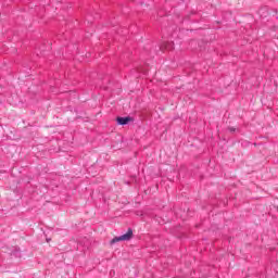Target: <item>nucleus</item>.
Instances as JSON below:
<instances>
[{"instance_id":"obj_1","label":"nucleus","mask_w":278,"mask_h":278,"mask_svg":"<svg viewBox=\"0 0 278 278\" xmlns=\"http://www.w3.org/2000/svg\"><path fill=\"white\" fill-rule=\"evenodd\" d=\"M132 237H134V231L131 229H128V231L125 235H122L119 237H115L112 240V244H114V242H125V241H128Z\"/></svg>"},{"instance_id":"obj_2","label":"nucleus","mask_w":278,"mask_h":278,"mask_svg":"<svg viewBox=\"0 0 278 278\" xmlns=\"http://www.w3.org/2000/svg\"><path fill=\"white\" fill-rule=\"evenodd\" d=\"M131 117H117L118 125H127V123H130Z\"/></svg>"},{"instance_id":"obj_3","label":"nucleus","mask_w":278,"mask_h":278,"mask_svg":"<svg viewBox=\"0 0 278 278\" xmlns=\"http://www.w3.org/2000/svg\"><path fill=\"white\" fill-rule=\"evenodd\" d=\"M161 49H165V51H173V49H175V43L166 42L161 47Z\"/></svg>"},{"instance_id":"obj_4","label":"nucleus","mask_w":278,"mask_h":278,"mask_svg":"<svg viewBox=\"0 0 278 278\" xmlns=\"http://www.w3.org/2000/svg\"><path fill=\"white\" fill-rule=\"evenodd\" d=\"M228 131H232V132H233V131H236V128L229 127V128H228Z\"/></svg>"}]
</instances>
